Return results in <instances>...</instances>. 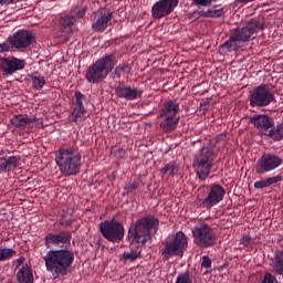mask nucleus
Masks as SVG:
<instances>
[{"label": "nucleus", "mask_w": 283, "mask_h": 283, "mask_svg": "<svg viewBox=\"0 0 283 283\" xmlns=\"http://www.w3.org/2000/svg\"><path fill=\"white\" fill-rule=\"evenodd\" d=\"M158 227H160V221L154 214L137 219L135 224L128 229L130 253H137L139 258H143V247L151 240V231L158 233Z\"/></svg>", "instance_id": "1"}, {"label": "nucleus", "mask_w": 283, "mask_h": 283, "mask_svg": "<svg viewBox=\"0 0 283 283\" xmlns=\"http://www.w3.org/2000/svg\"><path fill=\"white\" fill-rule=\"evenodd\" d=\"M258 30H264V25L260 23V21L252 19L243 27H238L231 31L230 39L220 45L221 52H238L242 48L243 43H248L249 41H253L255 39V34H258Z\"/></svg>", "instance_id": "2"}, {"label": "nucleus", "mask_w": 283, "mask_h": 283, "mask_svg": "<svg viewBox=\"0 0 283 283\" xmlns=\"http://www.w3.org/2000/svg\"><path fill=\"white\" fill-rule=\"evenodd\" d=\"M46 271L53 275H67L72 266V252L70 250H50L44 256Z\"/></svg>", "instance_id": "3"}, {"label": "nucleus", "mask_w": 283, "mask_h": 283, "mask_svg": "<svg viewBox=\"0 0 283 283\" xmlns=\"http://www.w3.org/2000/svg\"><path fill=\"white\" fill-rule=\"evenodd\" d=\"M178 114H180V103L178 101L169 99L164 103L157 116L161 132L169 134L176 130L180 123Z\"/></svg>", "instance_id": "4"}, {"label": "nucleus", "mask_w": 283, "mask_h": 283, "mask_svg": "<svg viewBox=\"0 0 283 283\" xmlns=\"http://www.w3.org/2000/svg\"><path fill=\"white\" fill-rule=\"evenodd\" d=\"M115 66L116 55L108 54L102 56L93 65L88 66L85 74L86 81H88V83H93L94 85L97 83H103Z\"/></svg>", "instance_id": "5"}, {"label": "nucleus", "mask_w": 283, "mask_h": 283, "mask_svg": "<svg viewBox=\"0 0 283 283\" xmlns=\"http://www.w3.org/2000/svg\"><path fill=\"white\" fill-rule=\"evenodd\" d=\"M216 161V153L213 147L203 146L193 159V169L200 180H207L213 169V163Z\"/></svg>", "instance_id": "6"}, {"label": "nucleus", "mask_w": 283, "mask_h": 283, "mask_svg": "<svg viewBox=\"0 0 283 283\" xmlns=\"http://www.w3.org/2000/svg\"><path fill=\"white\" fill-rule=\"evenodd\" d=\"M188 248L189 241L187 234L178 231L171 240L165 243V247L161 249V258L165 262L171 260V258H182Z\"/></svg>", "instance_id": "7"}, {"label": "nucleus", "mask_w": 283, "mask_h": 283, "mask_svg": "<svg viewBox=\"0 0 283 283\" xmlns=\"http://www.w3.org/2000/svg\"><path fill=\"white\" fill-rule=\"evenodd\" d=\"M191 233L193 244L199 247V249H211V247L216 245L218 240V234H216V231L207 223L192 228Z\"/></svg>", "instance_id": "8"}, {"label": "nucleus", "mask_w": 283, "mask_h": 283, "mask_svg": "<svg viewBox=\"0 0 283 283\" xmlns=\"http://www.w3.org/2000/svg\"><path fill=\"white\" fill-rule=\"evenodd\" d=\"M99 233L108 242H123L125 238V226L116 219L99 223Z\"/></svg>", "instance_id": "9"}, {"label": "nucleus", "mask_w": 283, "mask_h": 283, "mask_svg": "<svg viewBox=\"0 0 283 283\" xmlns=\"http://www.w3.org/2000/svg\"><path fill=\"white\" fill-rule=\"evenodd\" d=\"M250 107H269L275 101V95L268 84H260L249 95Z\"/></svg>", "instance_id": "10"}, {"label": "nucleus", "mask_w": 283, "mask_h": 283, "mask_svg": "<svg viewBox=\"0 0 283 283\" xmlns=\"http://www.w3.org/2000/svg\"><path fill=\"white\" fill-rule=\"evenodd\" d=\"M282 167V159L273 153H264L256 161L255 171L259 176L271 174Z\"/></svg>", "instance_id": "11"}, {"label": "nucleus", "mask_w": 283, "mask_h": 283, "mask_svg": "<svg viewBox=\"0 0 283 283\" xmlns=\"http://www.w3.org/2000/svg\"><path fill=\"white\" fill-rule=\"evenodd\" d=\"M227 193V190L220 184H213L208 189V195L206 198H198L200 202V207L203 209H211L216 207L217 205H220L222 200H224V196Z\"/></svg>", "instance_id": "12"}, {"label": "nucleus", "mask_w": 283, "mask_h": 283, "mask_svg": "<svg viewBox=\"0 0 283 283\" xmlns=\"http://www.w3.org/2000/svg\"><path fill=\"white\" fill-rule=\"evenodd\" d=\"M178 3H180V0H158L151 7L153 19L160 20L169 17L178 8Z\"/></svg>", "instance_id": "13"}, {"label": "nucleus", "mask_w": 283, "mask_h": 283, "mask_svg": "<svg viewBox=\"0 0 283 283\" xmlns=\"http://www.w3.org/2000/svg\"><path fill=\"white\" fill-rule=\"evenodd\" d=\"M8 42L14 50H25L34 43V34L27 30H20L10 35Z\"/></svg>", "instance_id": "14"}, {"label": "nucleus", "mask_w": 283, "mask_h": 283, "mask_svg": "<svg viewBox=\"0 0 283 283\" xmlns=\"http://www.w3.org/2000/svg\"><path fill=\"white\" fill-rule=\"evenodd\" d=\"M144 91L136 86L119 83L115 86V96L122 101H138L143 98Z\"/></svg>", "instance_id": "15"}, {"label": "nucleus", "mask_w": 283, "mask_h": 283, "mask_svg": "<svg viewBox=\"0 0 283 283\" xmlns=\"http://www.w3.org/2000/svg\"><path fill=\"white\" fill-rule=\"evenodd\" d=\"M112 19H114V13L112 11L98 10L93 19L92 29L95 32H105L109 27Z\"/></svg>", "instance_id": "16"}, {"label": "nucleus", "mask_w": 283, "mask_h": 283, "mask_svg": "<svg viewBox=\"0 0 283 283\" xmlns=\"http://www.w3.org/2000/svg\"><path fill=\"white\" fill-rule=\"evenodd\" d=\"M55 163L64 176H70L72 174V150L60 149Z\"/></svg>", "instance_id": "17"}, {"label": "nucleus", "mask_w": 283, "mask_h": 283, "mask_svg": "<svg viewBox=\"0 0 283 283\" xmlns=\"http://www.w3.org/2000/svg\"><path fill=\"white\" fill-rule=\"evenodd\" d=\"M0 66L6 74L10 75L19 72V70H23L25 67V61L17 57H2L0 59Z\"/></svg>", "instance_id": "18"}, {"label": "nucleus", "mask_w": 283, "mask_h": 283, "mask_svg": "<svg viewBox=\"0 0 283 283\" xmlns=\"http://www.w3.org/2000/svg\"><path fill=\"white\" fill-rule=\"evenodd\" d=\"M72 237L70 232H60L59 234L50 233L45 237V245L50 249V244L61 247V244H70Z\"/></svg>", "instance_id": "19"}, {"label": "nucleus", "mask_w": 283, "mask_h": 283, "mask_svg": "<svg viewBox=\"0 0 283 283\" xmlns=\"http://www.w3.org/2000/svg\"><path fill=\"white\" fill-rule=\"evenodd\" d=\"M75 98L76 107L72 112V117L74 123H78V120H83L85 116V106L83 105V103H85V95H83L81 91H76Z\"/></svg>", "instance_id": "20"}, {"label": "nucleus", "mask_w": 283, "mask_h": 283, "mask_svg": "<svg viewBox=\"0 0 283 283\" xmlns=\"http://www.w3.org/2000/svg\"><path fill=\"white\" fill-rule=\"evenodd\" d=\"M272 272L274 275H281L283 277V249L277 250L274 256L271 259Z\"/></svg>", "instance_id": "21"}, {"label": "nucleus", "mask_w": 283, "mask_h": 283, "mask_svg": "<svg viewBox=\"0 0 283 283\" xmlns=\"http://www.w3.org/2000/svg\"><path fill=\"white\" fill-rule=\"evenodd\" d=\"M17 167H19V158L15 156L0 158V171H12V169H17Z\"/></svg>", "instance_id": "22"}, {"label": "nucleus", "mask_w": 283, "mask_h": 283, "mask_svg": "<svg viewBox=\"0 0 283 283\" xmlns=\"http://www.w3.org/2000/svg\"><path fill=\"white\" fill-rule=\"evenodd\" d=\"M218 6H213L212 8L208 9L207 11H199V17L203 19H224L227 11L224 8L216 9Z\"/></svg>", "instance_id": "23"}, {"label": "nucleus", "mask_w": 283, "mask_h": 283, "mask_svg": "<svg viewBox=\"0 0 283 283\" xmlns=\"http://www.w3.org/2000/svg\"><path fill=\"white\" fill-rule=\"evenodd\" d=\"M60 32L61 36H64L65 41L72 39V18L64 17L60 19Z\"/></svg>", "instance_id": "24"}, {"label": "nucleus", "mask_w": 283, "mask_h": 283, "mask_svg": "<svg viewBox=\"0 0 283 283\" xmlns=\"http://www.w3.org/2000/svg\"><path fill=\"white\" fill-rule=\"evenodd\" d=\"M18 283H34V274L30 271V268L22 265L15 274Z\"/></svg>", "instance_id": "25"}, {"label": "nucleus", "mask_w": 283, "mask_h": 283, "mask_svg": "<svg viewBox=\"0 0 283 283\" xmlns=\"http://www.w3.org/2000/svg\"><path fill=\"white\" fill-rule=\"evenodd\" d=\"M32 123H34V119L24 115H15L11 118V125L15 127V129H25V127Z\"/></svg>", "instance_id": "26"}, {"label": "nucleus", "mask_w": 283, "mask_h": 283, "mask_svg": "<svg viewBox=\"0 0 283 283\" xmlns=\"http://www.w3.org/2000/svg\"><path fill=\"white\" fill-rule=\"evenodd\" d=\"M283 177L281 175L274 177H268L263 180H259L254 182V189H266L268 187H272V185H277V182H282Z\"/></svg>", "instance_id": "27"}, {"label": "nucleus", "mask_w": 283, "mask_h": 283, "mask_svg": "<svg viewBox=\"0 0 283 283\" xmlns=\"http://www.w3.org/2000/svg\"><path fill=\"white\" fill-rule=\"evenodd\" d=\"M178 164L176 161H170L163 165V167L160 168V174L163 176H170L171 178H174L176 174H178Z\"/></svg>", "instance_id": "28"}, {"label": "nucleus", "mask_w": 283, "mask_h": 283, "mask_svg": "<svg viewBox=\"0 0 283 283\" xmlns=\"http://www.w3.org/2000/svg\"><path fill=\"white\" fill-rule=\"evenodd\" d=\"M31 78H32L34 90H38V91L43 90L45 85V77L43 75H41L39 72H33L31 74Z\"/></svg>", "instance_id": "29"}, {"label": "nucleus", "mask_w": 283, "mask_h": 283, "mask_svg": "<svg viewBox=\"0 0 283 283\" xmlns=\"http://www.w3.org/2000/svg\"><path fill=\"white\" fill-rule=\"evenodd\" d=\"M132 73V64L129 63H120L115 67L114 74L116 78H120L123 74H130Z\"/></svg>", "instance_id": "30"}, {"label": "nucleus", "mask_w": 283, "mask_h": 283, "mask_svg": "<svg viewBox=\"0 0 283 283\" xmlns=\"http://www.w3.org/2000/svg\"><path fill=\"white\" fill-rule=\"evenodd\" d=\"M17 255V251L12 248H0V262L12 260Z\"/></svg>", "instance_id": "31"}, {"label": "nucleus", "mask_w": 283, "mask_h": 283, "mask_svg": "<svg viewBox=\"0 0 283 283\" xmlns=\"http://www.w3.org/2000/svg\"><path fill=\"white\" fill-rule=\"evenodd\" d=\"M73 158H72V176H76L78 171H81V154L73 151Z\"/></svg>", "instance_id": "32"}, {"label": "nucleus", "mask_w": 283, "mask_h": 283, "mask_svg": "<svg viewBox=\"0 0 283 283\" xmlns=\"http://www.w3.org/2000/svg\"><path fill=\"white\" fill-rule=\"evenodd\" d=\"M142 258L138 256V253L134 252H124L122 260H125V262H136L137 260H140Z\"/></svg>", "instance_id": "33"}, {"label": "nucleus", "mask_w": 283, "mask_h": 283, "mask_svg": "<svg viewBox=\"0 0 283 283\" xmlns=\"http://www.w3.org/2000/svg\"><path fill=\"white\" fill-rule=\"evenodd\" d=\"M175 283H193L189 272L179 273Z\"/></svg>", "instance_id": "34"}, {"label": "nucleus", "mask_w": 283, "mask_h": 283, "mask_svg": "<svg viewBox=\"0 0 283 283\" xmlns=\"http://www.w3.org/2000/svg\"><path fill=\"white\" fill-rule=\"evenodd\" d=\"M219 0H192V3L195 6H199L201 8H210L211 3H216Z\"/></svg>", "instance_id": "35"}, {"label": "nucleus", "mask_w": 283, "mask_h": 283, "mask_svg": "<svg viewBox=\"0 0 283 283\" xmlns=\"http://www.w3.org/2000/svg\"><path fill=\"white\" fill-rule=\"evenodd\" d=\"M261 283H277V277L270 272H266Z\"/></svg>", "instance_id": "36"}, {"label": "nucleus", "mask_w": 283, "mask_h": 283, "mask_svg": "<svg viewBox=\"0 0 283 283\" xmlns=\"http://www.w3.org/2000/svg\"><path fill=\"white\" fill-rule=\"evenodd\" d=\"M211 258H209V255H203L201 262L202 269H211Z\"/></svg>", "instance_id": "37"}, {"label": "nucleus", "mask_w": 283, "mask_h": 283, "mask_svg": "<svg viewBox=\"0 0 283 283\" xmlns=\"http://www.w3.org/2000/svg\"><path fill=\"white\" fill-rule=\"evenodd\" d=\"M10 50H14V48H12V44H10L9 41L0 44V54L3 52H10Z\"/></svg>", "instance_id": "38"}, {"label": "nucleus", "mask_w": 283, "mask_h": 283, "mask_svg": "<svg viewBox=\"0 0 283 283\" xmlns=\"http://www.w3.org/2000/svg\"><path fill=\"white\" fill-rule=\"evenodd\" d=\"M112 153L115 156V158H119V159L125 158V149L123 148H115L112 150Z\"/></svg>", "instance_id": "39"}, {"label": "nucleus", "mask_w": 283, "mask_h": 283, "mask_svg": "<svg viewBox=\"0 0 283 283\" xmlns=\"http://www.w3.org/2000/svg\"><path fill=\"white\" fill-rule=\"evenodd\" d=\"M138 189V184L133 182L130 186L125 187V191L127 195L134 193Z\"/></svg>", "instance_id": "40"}, {"label": "nucleus", "mask_w": 283, "mask_h": 283, "mask_svg": "<svg viewBox=\"0 0 283 283\" xmlns=\"http://www.w3.org/2000/svg\"><path fill=\"white\" fill-rule=\"evenodd\" d=\"M251 235H244L242 237L240 244H243V247H251Z\"/></svg>", "instance_id": "41"}, {"label": "nucleus", "mask_w": 283, "mask_h": 283, "mask_svg": "<svg viewBox=\"0 0 283 283\" xmlns=\"http://www.w3.org/2000/svg\"><path fill=\"white\" fill-rule=\"evenodd\" d=\"M85 12H87V8H82L76 12V18L77 19H83L85 17Z\"/></svg>", "instance_id": "42"}, {"label": "nucleus", "mask_w": 283, "mask_h": 283, "mask_svg": "<svg viewBox=\"0 0 283 283\" xmlns=\"http://www.w3.org/2000/svg\"><path fill=\"white\" fill-rule=\"evenodd\" d=\"M13 0H0V6H8V3H12Z\"/></svg>", "instance_id": "43"}, {"label": "nucleus", "mask_w": 283, "mask_h": 283, "mask_svg": "<svg viewBox=\"0 0 283 283\" xmlns=\"http://www.w3.org/2000/svg\"><path fill=\"white\" fill-rule=\"evenodd\" d=\"M255 0H235V3H251Z\"/></svg>", "instance_id": "44"}, {"label": "nucleus", "mask_w": 283, "mask_h": 283, "mask_svg": "<svg viewBox=\"0 0 283 283\" xmlns=\"http://www.w3.org/2000/svg\"><path fill=\"white\" fill-rule=\"evenodd\" d=\"M72 19H73V21H74L76 18H74V15H73Z\"/></svg>", "instance_id": "45"}]
</instances>
